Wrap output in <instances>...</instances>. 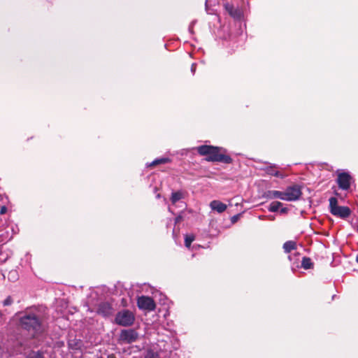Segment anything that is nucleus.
I'll return each mask as SVG.
<instances>
[{"label":"nucleus","instance_id":"22","mask_svg":"<svg viewBox=\"0 0 358 358\" xmlns=\"http://www.w3.org/2000/svg\"><path fill=\"white\" fill-rule=\"evenodd\" d=\"M27 358H43V355L40 352H34L31 353Z\"/></svg>","mask_w":358,"mask_h":358},{"label":"nucleus","instance_id":"24","mask_svg":"<svg viewBox=\"0 0 358 358\" xmlns=\"http://www.w3.org/2000/svg\"><path fill=\"white\" fill-rule=\"evenodd\" d=\"M9 279L15 280L17 279V272L15 271L9 273Z\"/></svg>","mask_w":358,"mask_h":358},{"label":"nucleus","instance_id":"31","mask_svg":"<svg viewBox=\"0 0 358 358\" xmlns=\"http://www.w3.org/2000/svg\"><path fill=\"white\" fill-rule=\"evenodd\" d=\"M266 216L263 215V216H259V219L262 220Z\"/></svg>","mask_w":358,"mask_h":358},{"label":"nucleus","instance_id":"11","mask_svg":"<svg viewBox=\"0 0 358 358\" xmlns=\"http://www.w3.org/2000/svg\"><path fill=\"white\" fill-rule=\"evenodd\" d=\"M264 197L268 199H280L281 200H284L285 194L284 192L270 190L264 193Z\"/></svg>","mask_w":358,"mask_h":358},{"label":"nucleus","instance_id":"8","mask_svg":"<svg viewBox=\"0 0 358 358\" xmlns=\"http://www.w3.org/2000/svg\"><path fill=\"white\" fill-rule=\"evenodd\" d=\"M350 176L347 173H341L338 175L337 182L342 189H348L350 186Z\"/></svg>","mask_w":358,"mask_h":358},{"label":"nucleus","instance_id":"18","mask_svg":"<svg viewBox=\"0 0 358 358\" xmlns=\"http://www.w3.org/2000/svg\"><path fill=\"white\" fill-rule=\"evenodd\" d=\"M69 345L72 349H79L81 346V341L72 340L69 342Z\"/></svg>","mask_w":358,"mask_h":358},{"label":"nucleus","instance_id":"6","mask_svg":"<svg viewBox=\"0 0 358 358\" xmlns=\"http://www.w3.org/2000/svg\"><path fill=\"white\" fill-rule=\"evenodd\" d=\"M301 189L300 186L295 185L288 187L284 192V201H296L298 200L301 195Z\"/></svg>","mask_w":358,"mask_h":358},{"label":"nucleus","instance_id":"23","mask_svg":"<svg viewBox=\"0 0 358 358\" xmlns=\"http://www.w3.org/2000/svg\"><path fill=\"white\" fill-rule=\"evenodd\" d=\"M13 299L9 296L3 301V304L5 306H10L13 303Z\"/></svg>","mask_w":358,"mask_h":358},{"label":"nucleus","instance_id":"25","mask_svg":"<svg viewBox=\"0 0 358 358\" xmlns=\"http://www.w3.org/2000/svg\"><path fill=\"white\" fill-rule=\"evenodd\" d=\"M288 212V208H280V213L281 214H285Z\"/></svg>","mask_w":358,"mask_h":358},{"label":"nucleus","instance_id":"29","mask_svg":"<svg viewBox=\"0 0 358 358\" xmlns=\"http://www.w3.org/2000/svg\"><path fill=\"white\" fill-rule=\"evenodd\" d=\"M267 217L270 220H275V217L273 215H268V216H267Z\"/></svg>","mask_w":358,"mask_h":358},{"label":"nucleus","instance_id":"17","mask_svg":"<svg viewBox=\"0 0 358 358\" xmlns=\"http://www.w3.org/2000/svg\"><path fill=\"white\" fill-rule=\"evenodd\" d=\"M182 198V194L180 192H173L171 197V201L173 204L176 203L179 200Z\"/></svg>","mask_w":358,"mask_h":358},{"label":"nucleus","instance_id":"13","mask_svg":"<svg viewBox=\"0 0 358 358\" xmlns=\"http://www.w3.org/2000/svg\"><path fill=\"white\" fill-rule=\"evenodd\" d=\"M283 249L286 253L290 252L296 249V243L292 241H287L283 245Z\"/></svg>","mask_w":358,"mask_h":358},{"label":"nucleus","instance_id":"15","mask_svg":"<svg viewBox=\"0 0 358 358\" xmlns=\"http://www.w3.org/2000/svg\"><path fill=\"white\" fill-rule=\"evenodd\" d=\"M313 264L309 257H304L301 261V266L304 269H310L313 267Z\"/></svg>","mask_w":358,"mask_h":358},{"label":"nucleus","instance_id":"33","mask_svg":"<svg viewBox=\"0 0 358 358\" xmlns=\"http://www.w3.org/2000/svg\"><path fill=\"white\" fill-rule=\"evenodd\" d=\"M233 220H236V216L233 217Z\"/></svg>","mask_w":358,"mask_h":358},{"label":"nucleus","instance_id":"30","mask_svg":"<svg viewBox=\"0 0 358 358\" xmlns=\"http://www.w3.org/2000/svg\"><path fill=\"white\" fill-rule=\"evenodd\" d=\"M108 358H115V357L113 355H110L108 356Z\"/></svg>","mask_w":358,"mask_h":358},{"label":"nucleus","instance_id":"12","mask_svg":"<svg viewBox=\"0 0 358 358\" xmlns=\"http://www.w3.org/2000/svg\"><path fill=\"white\" fill-rule=\"evenodd\" d=\"M212 210L219 213H223L227 209V205L217 200H213L210 203Z\"/></svg>","mask_w":358,"mask_h":358},{"label":"nucleus","instance_id":"3","mask_svg":"<svg viewBox=\"0 0 358 358\" xmlns=\"http://www.w3.org/2000/svg\"><path fill=\"white\" fill-rule=\"evenodd\" d=\"M329 201L330 213L341 219L348 218L351 214V210L348 206H341L338 205V199L336 197H331Z\"/></svg>","mask_w":358,"mask_h":358},{"label":"nucleus","instance_id":"34","mask_svg":"<svg viewBox=\"0 0 358 358\" xmlns=\"http://www.w3.org/2000/svg\"><path fill=\"white\" fill-rule=\"evenodd\" d=\"M233 220H236V216L233 217Z\"/></svg>","mask_w":358,"mask_h":358},{"label":"nucleus","instance_id":"14","mask_svg":"<svg viewBox=\"0 0 358 358\" xmlns=\"http://www.w3.org/2000/svg\"><path fill=\"white\" fill-rule=\"evenodd\" d=\"M273 167L274 166H271L269 168L267 169V173L271 175V176H275V177H278V178H284L286 177V175L282 173L281 172L278 171H275L273 169Z\"/></svg>","mask_w":358,"mask_h":358},{"label":"nucleus","instance_id":"7","mask_svg":"<svg viewBox=\"0 0 358 358\" xmlns=\"http://www.w3.org/2000/svg\"><path fill=\"white\" fill-rule=\"evenodd\" d=\"M137 305L140 309L153 310L155 308V303L151 297L142 296L138 298Z\"/></svg>","mask_w":358,"mask_h":358},{"label":"nucleus","instance_id":"28","mask_svg":"<svg viewBox=\"0 0 358 358\" xmlns=\"http://www.w3.org/2000/svg\"><path fill=\"white\" fill-rule=\"evenodd\" d=\"M182 220V217L180 215H178L176 217L175 222L178 223Z\"/></svg>","mask_w":358,"mask_h":358},{"label":"nucleus","instance_id":"10","mask_svg":"<svg viewBox=\"0 0 358 358\" xmlns=\"http://www.w3.org/2000/svg\"><path fill=\"white\" fill-rule=\"evenodd\" d=\"M97 313L103 317H107L113 313V308L108 302H102L99 305Z\"/></svg>","mask_w":358,"mask_h":358},{"label":"nucleus","instance_id":"32","mask_svg":"<svg viewBox=\"0 0 358 358\" xmlns=\"http://www.w3.org/2000/svg\"><path fill=\"white\" fill-rule=\"evenodd\" d=\"M356 261H357V262L358 263V253H357V257H356Z\"/></svg>","mask_w":358,"mask_h":358},{"label":"nucleus","instance_id":"9","mask_svg":"<svg viewBox=\"0 0 358 358\" xmlns=\"http://www.w3.org/2000/svg\"><path fill=\"white\" fill-rule=\"evenodd\" d=\"M224 8L230 16L234 19H240L242 16V11L238 8L234 7V5L229 3L224 4Z\"/></svg>","mask_w":358,"mask_h":358},{"label":"nucleus","instance_id":"27","mask_svg":"<svg viewBox=\"0 0 358 358\" xmlns=\"http://www.w3.org/2000/svg\"><path fill=\"white\" fill-rule=\"evenodd\" d=\"M196 71V64H192L191 66V71L194 74Z\"/></svg>","mask_w":358,"mask_h":358},{"label":"nucleus","instance_id":"36","mask_svg":"<svg viewBox=\"0 0 358 358\" xmlns=\"http://www.w3.org/2000/svg\"><path fill=\"white\" fill-rule=\"evenodd\" d=\"M98 358H103V357H98Z\"/></svg>","mask_w":358,"mask_h":358},{"label":"nucleus","instance_id":"2","mask_svg":"<svg viewBox=\"0 0 358 358\" xmlns=\"http://www.w3.org/2000/svg\"><path fill=\"white\" fill-rule=\"evenodd\" d=\"M20 324L23 329L34 335L42 329L41 321L38 316L34 313L25 312L20 318Z\"/></svg>","mask_w":358,"mask_h":358},{"label":"nucleus","instance_id":"1","mask_svg":"<svg viewBox=\"0 0 358 358\" xmlns=\"http://www.w3.org/2000/svg\"><path fill=\"white\" fill-rule=\"evenodd\" d=\"M220 148L211 145H201L196 148L199 155L207 156L206 160L208 162H218L225 164H230L232 162L231 157L220 152Z\"/></svg>","mask_w":358,"mask_h":358},{"label":"nucleus","instance_id":"4","mask_svg":"<svg viewBox=\"0 0 358 358\" xmlns=\"http://www.w3.org/2000/svg\"><path fill=\"white\" fill-rule=\"evenodd\" d=\"M115 320L118 325L129 327L134 324L135 317L130 310H123L117 313Z\"/></svg>","mask_w":358,"mask_h":358},{"label":"nucleus","instance_id":"21","mask_svg":"<svg viewBox=\"0 0 358 358\" xmlns=\"http://www.w3.org/2000/svg\"><path fill=\"white\" fill-rule=\"evenodd\" d=\"M145 358H160L159 354L157 352H154L153 350L148 351Z\"/></svg>","mask_w":358,"mask_h":358},{"label":"nucleus","instance_id":"20","mask_svg":"<svg viewBox=\"0 0 358 358\" xmlns=\"http://www.w3.org/2000/svg\"><path fill=\"white\" fill-rule=\"evenodd\" d=\"M169 161L168 158H160L154 160L150 166H155L159 164H165Z\"/></svg>","mask_w":358,"mask_h":358},{"label":"nucleus","instance_id":"16","mask_svg":"<svg viewBox=\"0 0 358 358\" xmlns=\"http://www.w3.org/2000/svg\"><path fill=\"white\" fill-rule=\"evenodd\" d=\"M282 206V203L281 202L273 201L270 204V206L268 207V210L270 212H277Z\"/></svg>","mask_w":358,"mask_h":358},{"label":"nucleus","instance_id":"19","mask_svg":"<svg viewBox=\"0 0 358 358\" xmlns=\"http://www.w3.org/2000/svg\"><path fill=\"white\" fill-rule=\"evenodd\" d=\"M194 241V235H186L185 238V245L187 248H189L191 243Z\"/></svg>","mask_w":358,"mask_h":358},{"label":"nucleus","instance_id":"35","mask_svg":"<svg viewBox=\"0 0 358 358\" xmlns=\"http://www.w3.org/2000/svg\"><path fill=\"white\" fill-rule=\"evenodd\" d=\"M357 231L358 232V225L357 226Z\"/></svg>","mask_w":358,"mask_h":358},{"label":"nucleus","instance_id":"26","mask_svg":"<svg viewBox=\"0 0 358 358\" xmlns=\"http://www.w3.org/2000/svg\"><path fill=\"white\" fill-rule=\"evenodd\" d=\"M6 210H7L6 207V206H2L1 208L0 214L3 215V214L6 213Z\"/></svg>","mask_w":358,"mask_h":358},{"label":"nucleus","instance_id":"5","mask_svg":"<svg viewBox=\"0 0 358 358\" xmlns=\"http://www.w3.org/2000/svg\"><path fill=\"white\" fill-rule=\"evenodd\" d=\"M138 332L133 329H122L119 336V342L122 344H131L138 339Z\"/></svg>","mask_w":358,"mask_h":358}]
</instances>
